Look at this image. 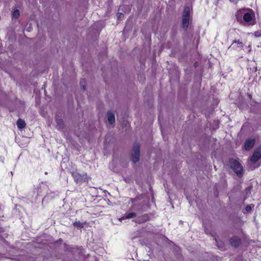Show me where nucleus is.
Instances as JSON below:
<instances>
[{
	"label": "nucleus",
	"mask_w": 261,
	"mask_h": 261,
	"mask_svg": "<svg viewBox=\"0 0 261 261\" xmlns=\"http://www.w3.org/2000/svg\"><path fill=\"white\" fill-rule=\"evenodd\" d=\"M236 19L242 24L246 26H252L256 23L255 14L251 9H241L236 14Z\"/></svg>",
	"instance_id": "obj_1"
},
{
	"label": "nucleus",
	"mask_w": 261,
	"mask_h": 261,
	"mask_svg": "<svg viewBox=\"0 0 261 261\" xmlns=\"http://www.w3.org/2000/svg\"><path fill=\"white\" fill-rule=\"evenodd\" d=\"M132 161L136 163L140 159V146L138 144L134 145L132 153Z\"/></svg>",
	"instance_id": "obj_5"
},
{
	"label": "nucleus",
	"mask_w": 261,
	"mask_h": 261,
	"mask_svg": "<svg viewBox=\"0 0 261 261\" xmlns=\"http://www.w3.org/2000/svg\"><path fill=\"white\" fill-rule=\"evenodd\" d=\"M231 246L234 247H238L241 243L240 239L237 237H233L229 240Z\"/></svg>",
	"instance_id": "obj_9"
},
{
	"label": "nucleus",
	"mask_w": 261,
	"mask_h": 261,
	"mask_svg": "<svg viewBox=\"0 0 261 261\" xmlns=\"http://www.w3.org/2000/svg\"><path fill=\"white\" fill-rule=\"evenodd\" d=\"M254 35L255 37H259L261 36V30L255 32Z\"/></svg>",
	"instance_id": "obj_21"
},
{
	"label": "nucleus",
	"mask_w": 261,
	"mask_h": 261,
	"mask_svg": "<svg viewBox=\"0 0 261 261\" xmlns=\"http://www.w3.org/2000/svg\"><path fill=\"white\" fill-rule=\"evenodd\" d=\"M73 225L75 227L79 229L83 227V224L81 223L80 221L74 222L73 223Z\"/></svg>",
	"instance_id": "obj_17"
},
{
	"label": "nucleus",
	"mask_w": 261,
	"mask_h": 261,
	"mask_svg": "<svg viewBox=\"0 0 261 261\" xmlns=\"http://www.w3.org/2000/svg\"><path fill=\"white\" fill-rule=\"evenodd\" d=\"M11 174L12 175H13V172H11Z\"/></svg>",
	"instance_id": "obj_24"
},
{
	"label": "nucleus",
	"mask_w": 261,
	"mask_h": 261,
	"mask_svg": "<svg viewBox=\"0 0 261 261\" xmlns=\"http://www.w3.org/2000/svg\"><path fill=\"white\" fill-rule=\"evenodd\" d=\"M230 168L236 173L238 176L242 177L244 170L241 164L236 160L231 159L229 160Z\"/></svg>",
	"instance_id": "obj_2"
},
{
	"label": "nucleus",
	"mask_w": 261,
	"mask_h": 261,
	"mask_svg": "<svg viewBox=\"0 0 261 261\" xmlns=\"http://www.w3.org/2000/svg\"><path fill=\"white\" fill-rule=\"evenodd\" d=\"M19 16V11L18 10H15L12 13V17L15 18H17Z\"/></svg>",
	"instance_id": "obj_16"
},
{
	"label": "nucleus",
	"mask_w": 261,
	"mask_h": 261,
	"mask_svg": "<svg viewBox=\"0 0 261 261\" xmlns=\"http://www.w3.org/2000/svg\"><path fill=\"white\" fill-rule=\"evenodd\" d=\"M56 122L57 124V127L59 129H62L64 126V122L63 120L58 117H56Z\"/></svg>",
	"instance_id": "obj_13"
},
{
	"label": "nucleus",
	"mask_w": 261,
	"mask_h": 261,
	"mask_svg": "<svg viewBox=\"0 0 261 261\" xmlns=\"http://www.w3.org/2000/svg\"><path fill=\"white\" fill-rule=\"evenodd\" d=\"M72 175L74 181L77 184H81L88 181V176L86 173L80 174L75 171L72 172Z\"/></svg>",
	"instance_id": "obj_4"
},
{
	"label": "nucleus",
	"mask_w": 261,
	"mask_h": 261,
	"mask_svg": "<svg viewBox=\"0 0 261 261\" xmlns=\"http://www.w3.org/2000/svg\"><path fill=\"white\" fill-rule=\"evenodd\" d=\"M123 16H124V15L122 13H118L117 14V17L119 19H121L123 17Z\"/></svg>",
	"instance_id": "obj_22"
},
{
	"label": "nucleus",
	"mask_w": 261,
	"mask_h": 261,
	"mask_svg": "<svg viewBox=\"0 0 261 261\" xmlns=\"http://www.w3.org/2000/svg\"><path fill=\"white\" fill-rule=\"evenodd\" d=\"M85 83V80H82L80 82V84L81 87H82L83 90H85V85H84Z\"/></svg>",
	"instance_id": "obj_19"
},
{
	"label": "nucleus",
	"mask_w": 261,
	"mask_h": 261,
	"mask_svg": "<svg viewBox=\"0 0 261 261\" xmlns=\"http://www.w3.org/2000/svg\"><path fill=\"white\" fill-rule=\"evenodd\" d=\"M261 158V148H258L256 149L253 153L252 155L250 158V161L253 163H256L259 159Z\"/></svg>",
	"instance_id": "obj_6"
},
{
	"label": "nucleus",
	"mask_w": 261,
	"mask_h": 261,
	"mask_svg": "<svg viewBox=\"0 0 261 261\" xmlns=\"http://www.w3.org/2000/svg\"><path fill=\"white\" fill-rule=\"evenodd\" d=\"M108 120L110 124H112L115 123V115L113 112H108L107 113Z\"/></svg>",
	"instance_id": "obj_10"
},
{
	"label": "nucleus",
	"mask_w": 261,
	"mask_h": 261,
	"mask_svg": "<svg viewBox=\"0 0 261 261\" xmlns=\"http://www.w3.org/2000/svg\"><path fill=\"white\" fill-rule=\"evenodd\" d=\"M244 47V43L240 40H234L229 47V48L233 49H241Z\"/></svg>",
	"instance_id": "obj_7"
},
{
	"label": "nucleus",
	"mask_w": 261,
	"mask_h": 261,
	"mask_svg": "<svg viewBox=\"0 0 261 261\" xmlns=\"http://www.w3.org/2000/svg\"><path fill=\"white\" fill-rule=\"evenodd\" d=\"M130 201L132 203L131 210L133 211H141L142 210L144 202L141 201V197L138 196L135 198H131Z\"/></svg>",
	"instance_id": "obj_3"
},
{
	"label": "nucleus",
	"mask_w": 261,
	"mask_h": 261,
	"mask_svg": "<svg viewBox=\"0 0 261 261\" xmlns=\"http://www.w3.org/2000/svg\"><path fill=\"white\" fill-rule=\"evenodd\" d=\"M189 19L188 17H182V24L184 28H187L189 23Z\"/></svg>",
	"instance_id": "obj_14"
},
{
	"label": "nucleus",
	"mask_w": 261,
	"mask_h": 261,
	"mask_svg": "<svg viewBox=\"0 0 261 261\" xmlns=\"http://www.w3.org/2000/svg\"><path fill=\"white\" fill-rule=\"evenodd\" d=\"M215 240H216V243H217V245L218 247L220 249L222 250V249H223V245H221V243L219 244V242H218L216 239H215Z\"/></svg>",
	"instance_id": "obj_20"
},
{
	"label": "nucleus",
	"mask_w": 261,
	"mask_h": 261,
	"mask_svg": "<svg viewBox=\"0 0 261 261\" xmlns=\"http://www.w3.org/2000/svg\"><path fill=\"white\" fill-rule=\"evenodd\" d=\"M253 206V205L252 206H251V205H248L245 208V211L248 213H250L251 212L252 208Z\"/></svg>",
	"instance_id": "obj_18"
},
{
	"label": "nucleus",
	"mask_w": 261,
	"mask_h": 261,
	"mask_svg": "<svg viewBox=\"0 0 261 261\" xmlns=\"http://www.w3.org/2000/svg\"><path fill=\"white\" fill-rule=\"evenodd\" d=\"M136 216V214L134 212H132L128 214H124L120 219V220H124L126 219H130L134 218Z\"/></svg>",
	"instance_id": "obj_11"
},
{
	"label": "nucleus",
	"mask_w": 261,
	"mask_h": 261,
	"mask_svg": "<svg viewBox=\"0 0 261 261\" xmlns=\"http://www.w3.org/2000/svg\"><path fill=\"white\" fill-rule=\"evenodd\" d=\"M255 143V139L250 138L247 140L245 142V149L246 150H249L253 147Z\"/></svg>",
	"instance_id": "obj_8"
},
{
	"label": "nucleus",
	"mask_w": 261,
	"mask_h": 261,
	"mask_svg": "<svg viewBox=\"0 0 261 261\" xmlns=\"http://www.w3.org/2000/svg\"><path fill=\"white\" fill-rule=\"evenodd\" d=\"M190 8L189 7H186L184 8L182 17L190 18Z\"/></svg>",
	"instance_id": "obj_15"
},
{
	"label": "nucleus",
	"mask_w": 261,
	"mask_h": 261,
	"mask_svg": "<svg viewBox=\"0 0 261 261\" xmlns=\"http://www.w3.org/2000/svg\"><path fill=\"white\" fill-rule=\"evenodd\" d=\"M229 1L231 2V3H234V4H237L238 2V0H229Z\"/></svg>",
	"instance_id": "obj_23"
},
{
	"label": "nucleus",
	"mask_w": 261,
	"mask_h": 261,
	"mask_svg": "<svg viewBox=\"0 0 261 261\" xmlns=\"http://www.w3.org/2000/svg\"><path fill=\"white\" fill-rule=\"evenodd\" d=\"M16 124L19 129H22L24 128L26 125L25 121L21 119H19L17 121Z\"/></svg>",
	"instance_id": "obj_12"
}]
</instances>
